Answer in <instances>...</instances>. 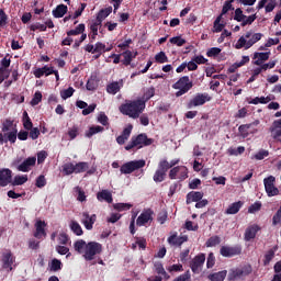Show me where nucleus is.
I'll use <instances>...</instances> for the list:
<instances>
[{"label":"nucleus","mask_w":281,"mask_h":281,"mask_svg":"<svg viewBox=\"0 0 281 281\" xmlns=\"http://www.w3.org/2000/svg\"><path fill=\"white\" fill-rule=\"evenodd\" d=\"M74 249L77 254H82L87 262H91V260H95V257L102 254V244L98 241H89L87 244L83 239H78L74 244Z\"/></svg>","instance_id":"1"},{"label":"nucleus","mask_w":281,"mask_h":281,"mask_svg":"<svg viewBox=\"0 0 281 281\" xmlns=\"http://www.w3.org/2000/svg\"><path fill=\"white\" fill-rule=\"evenodd\" d=\"M146 109V101L137 99V100H127L125 103H122L119 106L120 113L122 115H127L132 117V120H137L139 115L144 113Z\"/></svg>","instance_id":"2"},{"label":"nucleus","mask_w":281,"mask_h":281,"mask_svg":"<svg viewBox=\"0 0 281 281\" xmlns=\"http://www.w3.org/2000/svg\"><path fill=\"white\" fill-rule=\"evenodd\" d=\"M262 33H254V31L246 32L243 36H240L235 44V49H250L254 47L258 41L262 40Z\"/></svg>","instance_id":"3"},{"label":"nucleus","mask_w":281,"mask_h":281,"mask_svg":"<svg viewBox=\"0 0 281 281\" xmlns=\"http://www.w3.org/2000/svg\"><path fill=\"white\" fill-rule=\"evenodd\" d=\"M179 164V159L171 160L170 162L168 159H161L158 162V168L154 173L153 180L155 183H161L162 181H166V175L171 168H175Z\"/></svg>","instance_id":"4"},{"label":"nucleus","mask_w":281,"mask_h":281,"mask_svg":"<svg viewBox=\"0 0 281 281\" xmlns=\"http://www.w3.org/2000/svg\"><path fill=\"white\" fill-rule=\"evenodd\" d=\"M252 271H254V268H251V265H244L237 268H232L228 271L227 280L228 281L245 280L247 276H251Z\"/></svg>","instance_id":"5"},{"label":"nucleus","mask_w":281,"mask_h":281,"mask_svg":"<svg viewBox=\"0 0 281 281\" xmlns=\"http://www.w3.org/2000/svg\"><path fill=\"white\" fill-rule=\"evenodd\" d=\"M155 140L153 138H148L146 133L138 134L137 136H133L131 142L125 146V150H133V148H144V146H151Z\"/></svg>","instance_id":"6"},{"label":"nucleus","mask_w":281,"mask_h":281,"mask_svg":"<svg viewBox=\"0 0 281 281\" xmlns=\"http://www.w3.org/2000/svg\"><path fill=\"white\" fill-rule=\"evenodd\" d=\"M192 87H194V83L192 82V80H190L189 76L181 77L180 80H178L176 83L172 85V89L178 90L176 92L177 98H181V95H186V93H188V91H190Z\"/></svg>","instance_id":"7"},{"label":"nucleus","mask_w":281,"mask_h":281,"mask_svg":"<svg viewBox=\"0 0 281 281\" xmlns=\"http://www.w3.org/2000/svg\"><path fill=\"white\" fill-rule=\"evenodd\" d=\"M146 166V160L139 159V160H131L125 164H123L120 168L121 175H133L135 170H142Z\"/></svg>","instance_id":"8"},{"label":"nucleus","mask_w":281,"mask_h":281,"mask_svg":"<svg viewBox=\"0 0 281 281\" xmlns=\"http://www.w3.org/2000/svg\"><path fill=\"white\" fill-rule=\"evenodd\" d=\"M212 97L207 92L196 93L187 104L188 109H194V106H203L205 102H210Z\"/></svg>","instance_id":"9"},{"label":"nucleus","mask_w":281,"mask_h":281,"mask_svg":"<svg viewBox=\"0 0 281 281\" xmlns=\"http://www.w3.org/2000/svg\"><path fill=\"white\" fill-rule=\"evenodd\" d=\"M263 186L268 196H278L280 194V190L276 187V177L265 178Z\"/></svg>","instance_id":"10"},{"label":"nucleus","mask_w":281,"mask_h":281,"mask_svg":"<svg viewBox=\"0 0 281 281\" xmlns=\"http://www.w3.org/2000/svg\"><path fill=\"white\" fill-rule=\"evenodd\" d=\"M223 258H234V256H240L243 254V247L240 246H222L220 249Z\"/></svg>","instance_id":"11"},{"label":"nucleus","mask_w":281,"mask_h":281,"mask_svg":"<svg viewBox=\"0 0 281 281\" xmlns=\"http://www.w3.org/2000/svg\"><path fill=\"white\" fill-rule=\"evenodd\" d=\"M203 265H205V254L196 255L191 261H190V269L192 273H201L203 270Z\"/></svg>","instance_id":"12"},{"label":"nucleus","mask_w":281,"mask_h":281,"mask_svg":"<svg viewBox=\"0 0 281 281\" xmlns=\"http://www.w3.org/2000/svg\"><path fill=\"white\" fill-rule=\"evenodd\" d=\"M45 227H47V223L43 220H38L35 223V232L33 233L34 238H37V240L47 238V232L45 231Z\"/></svg>","instance_id":"13"},{"label":"nucleus","mask_w":281,"mask_h":281,"mask_svg":"<svg viewBox=\"0 0 281 281\" xmlns=\"http://www.w3.org/2000/svg\"><path fill=\"white\" fill-rule=\"evenodd\" d=\"M81 223L86 227V229L91 231L93 229V225H95V221H98V215L92 214L89 215V212H83L81 214Z\"/></svg>","instance_id":"14"},{"label":"nucleus","mask_w":281,"mask_h":281,"mask_svg":"<svg viewBox=\"0 0 281 281\" xmlns=\"http://www.w3.org/2000/svg\"><path fill=\"white\" fill-rule=\"evenodd\" d=\"M153 210L148 209L146 211H144L143 213L139 214V216L136 220V225L138 227H144V225H146V223H148L149 221H153Z\"/></svg>","instance_id":"15"},{"label":"nucleus","mask_w":281,"mask_h":281,"mask_svg":"<svg viewBox=\"0 0 281 281\" xmlns=\"http://www.w3.org/2000/svg\"><path fill=\"white\" fill-rule=\"evenodd\" d=\"M12 183V170L0 169V188H5Z\"/></svg>","instance_id":"16"},{"label":"nucleus","mask_w":281,"mask_h":281,"mask_svg":"<svg viewBox=\"0 0 281 281\" xmlns=\"http://www.w3.org/2000/svg\"><path fill=\"white\" fill-rule=\"evenodd\" d=\"M258 232H260V226L258 224L248 226L244 234V240H246V243L254 240V238H256V235L258 234Z\"/></svg>","instance_id":"17"},{"label":"nucleus","mask_w":281,"mask_h":281,"mask_svg":"<svg viewBox=\"0 0 281 281\" xmlns=\"http://www.w3.org/2000/svg\"><path fill=\"white\" fill-rule=\"evenodd\" d=\"M32 166H36V157L26 158L21 165L18 166L19 172H30Z\"/></svg>","instance_id":"18"},{"label":"nucleus","mask_w":281,"mask_h":281,"mask_svg":"<svg viewBox=\"0 0 281 281\" xmlns=\"http://www.w3.org/2000/svg\"><path fill=\"white\" fill-rule=\"evenodd\" d=\"M258 124H260V121H255L252 123L249 124H243L238 127V133L239 135L243 137V139H247V137H249V130L252 126H258Z\"/></svg>","instance_id":"19"},{"label":"nucleus","mask_w":281,"mask_h":281,"mask_svg":"<svg viewBox=\"0 0 281 281\" xmlns=\"http://www.w3.org/2000/svg\"><path fill=\"white\" fill-rule=\"evenodd\" d=\"M16 259L14 256H12V252H4L2 256V267L3 269H8L9 271H12V265H14V261Z\"/></svg>","instance_id":"20"},{"label":"nucleus","mask_w":281,"mask_h":281,"mask_svg":"<svg viewBox=\"0 0 281 281\" xmlns=\"http://www.w3.org/2000/svg\"><path fill=\"white\" fill-rule=\"evenodd\" d=\"M203 200V192L201 191H191L187 194V204L190 203H199V201Z\"/></svg>","instance_id":"21"},{"label":"nucleus","mask_w":281,"mask_h":281,"mask_svg":"<svg viewBox=\"0 0 281 281\" xmlns=\"http://www.w3.org/2000/svg\"><path fill=\"white\" fill-rule=\"evenodd\" d=\"M270 133L273 139L281 137V119L273 121L272 126H270Z\"/></svg>","instance_id":"22"},{"label":"nucleus","mask_w":281,"mask_h":281,"mask_svg":"<svg viewBox=\"0 0 281 281\" xmlns=\"http://www.w3.org/2000/svg\"><path fill=\"white\" fill-rule=\"evenodd\" d=\"M271 56V52H267V53H255L254 54V65H257L258 67H260V65H262V63H265L266 60L269 59V57Z\"/></svg>","instance_id":"23"},{"label":"nucleus","mask_w":281,"mask_h":281,"mask_svg":"<svg viewBox=\"0 0 281 281\" xmlns=\"http://www.w3.org/2000/svg\"><path fill=\"white\" fill-rule=\"evenodd\" d=\"M19 130H16V125H14V128H12L11 132L4 133V144H16V137H18Z\"/></svg>","instance_id":"24"},{"label":"nucleus","mask_w":281,"mask_h":281,"mask_svg":"<svg viewBox=\"0 0 281 281\" xmlns=\"http://www.w3.org/2000/svg\"><path fill=\"white\" fill-rule=\"evenodd\" d=\"M243 205H245L243 201L234 202L226 209L225 214H238Z\"/></svg>","instance_id":"25"},{"label":"nucleus","mask_w":281,"mask_h":281,"mask_svg":"<svg viewBox=\"0 0 281 281\" xmlns=\"http://www.w3.org/2000/svg\"><path fill=\"white\" fill-rule=\"evenodd\" d=\"M154 269L158 276H162L165 280H168L170 278V274L166 272V269L164 268V263L161 261H156L154 263Z\"/></svg>","instance_id":"26"},{"label":"nucleus","mask_w":281,"mask_h":281,"mask_svg":"<svg viewBox=\"0 0 281 281\" xmlns=\"http://www.w3.org/2000/svg\"><path fill=\"white\" fill-rule=\"evenodd\" d=\"M227 278V270H222L207 276L210 281H224Z\"/></svg>","instance_id":"27"},{"label":"nucleus","mask_w":281,"mask_h":281,"mask_svg":"<svg viewBox=\"0 0 281 281\" xmlns=\"http://www.w3.org/2000/svg\"><path fill=\"white\" fill-rule=\"evenodd\" d=\"M98 201H105L106 203H113V195L108 190H102L97 193Z\"/></svg>","instance_id":"28"},{"label":"nucleus","mask_w":281,"mask_h":281,"mask_svg":"<svg viewBox=\"0 0 281 281\" xmlns=\"http://www.w3.org/2000/svg\"><path fill=\"white\" fill-rule=\"evenodd\" d=\"M66 12H67V5L59 4V5L56 7L55 10H53V16L55 19H63V16H65Z\"/></svg>","instance_id":"29"},{"label":"nucleus","mask_w":281,"mask_h":281,"mask_svg":"<svg viewBox=\"0 0 281 281\" xmlns=\"http://www.w3.org/2000/svg\"><path fill=\"white\" fill-rule=\"evenodd\" d=\"M113 12V8H105V9H101L98 14H97V21L99 23H102V21H104V19H106V16H109V14H111Z\"/></svg>","instance_id":"30"},{"label":"nucleus","mask_w":281,"mask_h":281,"mask_svg":"<svg viewBox=\"0 0 281 281\" xmlns=\"http://www.w3.org/2000/svg\"><path fill=\"white\" fill-rule=\"evenodd\" d=\"M69 227L76 236H82V234H85V232L82 231V226H80V224L76 221H71Z\"/></svg>","instance_id":"31"},{"label":"nucleus","mask_w":281,"mask_h":281,"mask_svg":"<svg viewBox=\"0 0 281 281\" xmlns=\"http://www.w3.org/2000/svg\"><path fill=\"white\" fill-rule=\"evenodd\" d=\"M87 170H89V162L81 161L75 165V175L87 172Z\"/></svg>","instance_id":"32"},{"label":"nucleus","mask_w":281,"mask_h":281,"mask_svg":"<svg viewBox=\"0 0 281 281\" xmlns=\"http://www.w3.org/2000/svg\"><path fill=\"white\" fill-rule=\"evenodd\" d=\"M121 56H123V60L122 64L125 67H128V65H131V63H133V52L131 50H125L121 54Z\"/></svg>","instance_id":"33"},{"label":"nucleus","mask_w":281,"mask_h":281,"mask_svg":"<svg viewBox=\"0 0 281 281\" xmlns=\"http://www.w3.org/2000/svg\"><path fill=\"white\" fill-rule=\"evenodd\" d=\"M104 127L100 125L89 127V131L86 132V137L91 138L92 135H98V133H102Z\"/></svg>","instance_id":"34"},{"label":"nucleus","mask_w":281,"mask_h":281,"mask_svg":"<svg viewBox=\"0 0 281 281\" xmlns=\"http://www.w3.org/2000/svg\"><path fill=\"white\" fill-rule=\"evenodd\" d=\"M86 26L85 24H79L75 30L67 32V36H78L79 34H85Z\"/></svg>","instance_id":"35"},{"label":"nucleus","mask_w":281,"mask_h":281,"mask_svg":"<svg viewBox=\"0 0 281 281\" xmlns=\"http://www.w3.org/2000/svg\"><path fill=\"white\" fill-rule=\"evenodd\" d=\"M120 89H121L120 82L117 81H114L106 86L108 93H111L112 95H115L120 91Z\"/></svg>","instance_id":"36"},{"label":"nucleus","mask_w":281,"mask_h":281,"mask_svg":"<svg viewBox=\"0 0 281 281\" xmlns=\"http://www.w3.org/2000/svg\"><path fill=\"white\" fill-rule=\"evenodd\" d=\"M227 153L231 157H238V155H243L245 153V146H239L237 148L229 147Z\"/></svg>","instance_id":"37"},{"label":"nucleus","mask_w":281,"mask_h":281,"mask_svg":"<svg viewBox=\"0 0 281 281\" xmlns=\"http://www.w3.org/2000/svg\"><path fill=\"white\" fill-rule=\"evenodd\" d=\"M74 172H76L74 162H66L63 165V173L66 175V177L74 175Z\"/></svg>","instance_id":"38"},{"label":"nucleus","mask_w":281,"mask_h":281,"mask_svg":"<svg viewBox=\"0 0 281 281\" xmlns=\"http://www.w3.org/2000/svg\"><path fill=\"white\" fill-rule=\"evenodd\" d=\"M278 250V246H276L273 249H270L265 255L263 265H269L271 260L276 257V251Z\"/></svg>","instance_id":"39"},{"label":"nucleus","mask_w":281,"mask_h":281,"mask_svg":"<svg viewBox=\"0 0 281 281\" xmlns=\"http://www.w3.org/2000/svg\"><path fill=\"white\" fill-rule=\"evenodd\" d=\"M14 121L10 120V119H5L4 122L2 123V133H8L10 131H12V128H14Z\"/></svg>","instance_id":"40"},{"label":"nucleus","mask_w":281,"mask_h":281,"mask_svg":"<svg viewBox=\"0 0 281 281\" xmlns=\"http://www.w3.org/2000/svg\"><path fill=\"white\" fill-rule=\"evenodd\" d=\"M247 19V15L243 13V9L237 8L235 10L234 14V21H237V23H243Z\"/></svg>","instance_id":"41"},{"label":"nucleus","mask_w":281,"mask_h":281,"mask_svg":"<svg viewBox=\"0 0 281 281\" xmlns=\"http://www.w3.org/2000/svg\"><path fill=\"white\" fill-rule=\"evenodd\" d=\"M155 61L159 65H164V63H168V56L165 52H159L155 55Z\"/></svg>","instance_id":"42"},{"label":"nucleus","mask_w":281,"mask_h":281,"mask_svg":"<svg viewBox=\"0 0 281 281\" xmlns=\"http://www.w3.org/2000/svg\"><path fill=\"white\" fill-rule=\"evenodd\" d=\"M260 210H262V202L257 201L248 207V214H256V212H260Z\"/></svg>","instance_id":"43"},{"label":"nucleus","mask_w":281,"mask_h":281,"mask_svg":"<svg viewBox=\"0 0 281 281\" xmlns=\"http://www.w3.org/2000/svg\"><path fill=\"white\" fill-rule=\"evenodd\" d=\"M114 210L117 212H126V210H131L133 207V204L128 203H116L113 205Z\"/></svg>","instance_id":"44"},{"label":"nucleus","mask_w":281,"mask_h":281,"mask_svg":"<svg viewBox=\"0 0 281 281\" xmlns=\"http://www.w3.org/2000/svg\"><path fill=\"white\" fill-rule=\"evenodd\" d=\"M42 100H43V93L41 91H36L34 93L33 99L31 100V106H36L41 104Z\"/></svg>","instance_id":"45"},{"label":"nucleus","mask_w":281,"mask_h":281,"mask_svg":"<svg viewBox=\"0 0 281 281\" xmlns=\"http://www.w3.org/2000/svg\"><path fill=\"white\" fill-rule=\"evenodd\" d=\"M23 183H27V176H15L12 182V186H23Z\"/></svg>","instance_id":"46"},{"label":"nucleus","mask_w":281,"mask_h":281,"mask_svg":"<svg viewBox=\"0 0 281 281\" xmlns=\"http://www.w3.org/2000/svg\"><path fill=\"white\" fill-rule=\"evenodd\" d=\"M216 245H221V237L212 236L206 240V247H216Z\"/></svg>","instance_id":"47"},{"label":"nucleus","mask_w":281,"mask_h":281,"mask_svg":"<svg viewBox=\"0 0 281 281\" xmlns=\"http://www.w3.org/2000/svg\"><path fill=\"white\" fill-rule=\"evenodd\" d=\"M169 42L171 43V45H177V47H183L186 40L182 38L181 36H175V37H171Z\"/></svg>","instance_id":"48"},{"label":"nucleus","mask_w":281,"mask_h":281,"mask_svg":"<svg viewBox=\"0 0 281 281\" xmlns=\"http://www.w3.org/2000/svg\"><path fill=\"white\" fill-rule=\"evenodd\" d=\"M11 70L5 68H0V85L5 82L10 78Z\"/></svg>","instance_id":"49"},{"label":"nucleus","mask_w":281,"mask_h":281,"mask_svg":"<svg viewBox=\"0 0 281 281\" xmlns=\"http://www.w3.org/2000/svg\"><path fill=\"white\" fill-rule=\"evenodd\" d=\"M63 269V262L59 259H53L50 262V271H60Z\"/></svg>","instance_id":"50"},{"label":"nucleus","mask_w":281,"mask_h":281,"mask_svg":"<svg viewBox=\"0 0 281 281\" xmlns=\"http://www.w3.org/2000/svg\"><path fill=\"white\" fill-rule=\"evenodd\" d=\"M168 243L170 245H183V237H177V235H171L168 237Z\"/></svg>","instance_id":"51"},{"label":"nucleus","mask_w":281,"mask_h":281,"mask_svg":"<svg viewBox=\"0 0 281 281\" xmlns=\"http://www.w3.org/2000/svg\"><path fill=\"white\" fill-rule=\"evenodd\" d=\"M178 179H180V181H186V179H188V167L180 166Z\"/></svg>","instance_id":"52"},{"label":"nucleus","mask_w":281,"mask_h":281,"mask_svg":"<svg viewBox=\"0 0 281 281\" xmlns=\"http://www.w3.org/2000/svg\"><path fill=\"white\" fill-rule=\"evenodd\" d=\"M256 19H258V15L256 13L249 16L246 15V19L240 23L241 27H246V25H251L254 21H256Z\"/></svg>","instance_id":"53"},{"label":"nucleus","mask_w":281,"mask_h":281,"mask_svg":"<svg viewBox=\"0 0 281 281\" xmlns=\"http://www.w3.org/2000/svg\"><path fill=\"white\" fill-rule=\"evenodd\" d=\"M75 91L76 90L72 87H69L68 89L63 90L60 92L61 99L67 100L68 98H71V95H74Z\"/></svg>","instance_id":"54"},{"label":"nucleus","mask_w":281,"mask_h":281,"mask_svg":"<svg viewBox=\"0 0 281 281\" xmlns=\"http://www.w3.org/2000/svg\"><path fill=\"white\" fill-rule=\"evenodd\" d=\"M8 25V14L3 9H0V27H5Z\"/></svg>","instance_id":"55"},{"label":"nucleus","mask_w":281,"mask_h":281,"mask_svg":"<svg viewBox=\"0 0 281 281\" xmlns=\"http://www.w3.org/2000/svg\"><path fill=\"white\" fill-rule=\"evenodd\" d=\"M268 155L269 150L260 149L257 154H255L254 159H256L257 161H262V159H265V157H267Z\"/></svg>","instance_id":"56"},{"label":"nucleus","mask_w":281,"mask_h":281,"mask_svg":"<svg viewBox=\"0 0 281 281\" xmlns=\"http://www.w3.org/2000/svg\"><path fill=\"white\" fill-rule=\"evenodd\" d=\"M31 32H36V30H40V32H47V26L45 24L35 23L30 26Z\"/></svg>","instance_id":"57"},{"label":"nucleus","mask_w":281,"mask_h":281,"mask_svg":"<svg viewBox=\"0 0 281 281\" xmlns=\"http://www.w3.org/2000/svg\"><path fill=\"white\" fill-rule=\"evenodd\" d=\"M36 188H45L47 186V179L43 175L38 176L35 180Z\"/></svg>","instance_id":"58"},{"label":"nucleus","mask_w":281,"mask_h":281,"mask_svg":"<svg viewBox=\"0 0 281 281\" xmlns=\"http://www.w3.org/2000/svg\"><path fill=\"white\" fill-rule=\"evenodd\" d=\"M216 265V257H214V252H210L206 259L207 269H212Z\"/></svg>","instance_id":"59"},{"label":"nucleus","mask_w":281,"mask_h":281,"mask_svg":"<svg viewBox=\"0 0 281 281\" xmlns=\"http://www.w3.org/2000/svg\"><path fill=\"white\" fill-rule=\"evenodd\" d=\"M222 49L218 47H212L206 52V56L209 58H215V56H218L221 54Z\"/></svg>","instance_id":"60"},{"label":"nucleus","mask_w":281,"mask_h":281,"mask_svg":"<svg viewBox=\"0 0 281 281\" xmlns=\"http://www.w3.org/2000/svg\"><path fill=\"white\" fill-rule=\"evenodd\" d=\"M86 89L88 91H95V89H98V81L95 79H89Z\"/></svg>","instance_id":"61"},{"label":"nucleus","mask_w":281,"mask_h":281,"mask_svg":"<svg viewBox=\"0 0 281 281\" xmlns=\"http://www.w3.org/2000/svg\"><path fill=\"white\" fill-rule=\"evenodd\" d=\"M29 131H30L29 136L31 137V139H38L41 135V130H38V127H32Z\"/></svg>","instance_id":"62"},{"label":"nucleus","mask_w":281,"mask_h":281,"mask_svg":"<svg viewBox=\"0 0 281 281\" xmlns=\"http://www.w3.org/2000/svg\"><path fill=\"white\" fill-rule=\"evenodd\" d=\"M232 3H234V0H227V1L224 3V5H223V8H222V14H227V12H228L229 10H234V8L232 7Z\"/></svg>","instance_id":"63"},{"label":"nucleus","mask_w":281,"mask_h":281,"mask_svg":"<svg viewBox=\"0 0 281 281\" xmlns=\"http://www.w3.org/2000/svg\"><path fill=\"white\" fill-rule=\"evenodd\" d=\"M180 166L172 167L169 171V179L175 180L179 176Z\"/></svg>","instance_id":"64"}]
</instances>
